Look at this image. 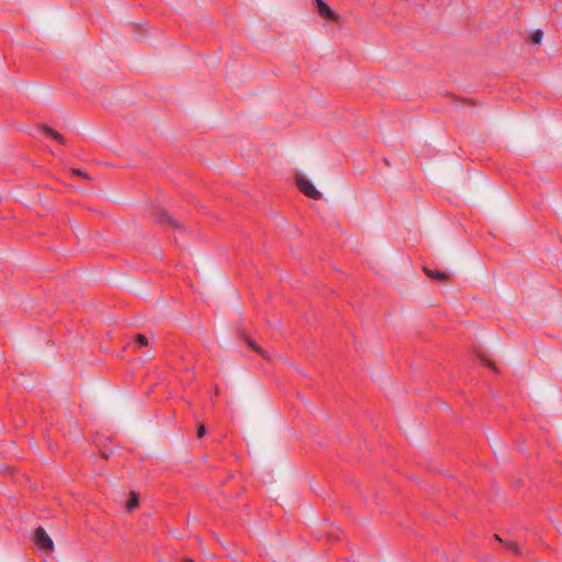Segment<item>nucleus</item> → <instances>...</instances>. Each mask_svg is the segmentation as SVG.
Wrapping results in <instances>:
<instances>
[{"mask_svg":"<svg viewBox=\"0 0 562 562\" xmlns=\"http://www.w3.org/2000/svg\"><path fill=\"white\" fill-rule=\"evenodd\" d=\"M37 128L42 133H44L45 135L50 136L53 139L58 142L59 144L66 145L65 137L59 132H57L56 130L52 128L50 126H48L46 124H41V125L37 126Z\"/></svg>","mask_w":562,"mask_h":562,"instance_id":"obj_5","label":"nucleus"},{"mask_svg":"<svg viewBox=\"0 0 562 562\" xmlns=\"http://www.w3.org/2000/svg\"><path fill=\"white\" fill-rule=\"evenodd\" d=\"M543 36V32L541 30H535L530 35V41L533 44H540Z\"/></svg>","mask_w":562,"mask_h":562,"instance_id":"obj_8","label":"nucleus"},{"mask_svg":"<svg viewBox=\"0 0 562 562\" xmlns=\"http://www.w3.org/2000/svg\"><path fill=\"white\" fill-rule=\"evenodd\" d=\"M205 432H206V429H205L204 425H199V427H198V436L199 437H203L205 435Z\"/></svg>","mask_w":562,"mask_h":562,"instance_id":"obj_13","label":"nucleus"},{"mask_svg":"<svg viewBox=\"0 0 562 562\" xmlns=\"http://www.w3.org/2000/svg\"><path fill=\"white\" fill-rule=\"evenodd\" d=\"M295 183L299 190L307 198L313 200H321L323 198V194L314 187V184L303 176H296Z\"/></svg>","mask_w":562,"mask_h":562,"instance_id":"obj_2","label":"nucleus"},{"mask_svg":"<svg viewBox=\"0 0 562 562\" xmlns=\"http://www.w3.org/2000/svg\"><path fill=\"white\" fill-rule=\"evenodd\" d=\"M5 259V256L0 254V263Z\"/></svg>","mask_w":562,"mask_h":562,"instance_id":"obj_14","label":"nucleus"},{"mask_svg":"<svg viewBox=\"0 0 562 562\" xmlns=\"http://www.w3.org/2000/svg\"><path fill=\"white\" fill-rule=\"evenodd\" d=\"M468 103L474 105V102L472 100H469Z\"/></svg>","mask_w":562,"mask_h":562,"instance_id":"obj_17","label":"nucleus"},{"mask_svg":"<svg viewBox=\"0 0 562 562\" xmlns=\"http://www.w3.org/2000/svg\"><path fill=\"white\" fill-rule=\"evenodd\" d=\"M35 544L45 551L52 552L54 549V542L47 532L42 528H37L34 535Z\"/></svg>","mask_w":562,"mask_h":562,"instance_id":"obj_3","label":"nucleus"},{"mask_svg":"<svg viewBox=\"0 0 562 562\" xmlns=\"http://www.w3.org/2000/svg\"><path fill=\"white\" fill-rule=\"evenodd\" d=\"M136 341L139 346H147L149 344L148 338L145 335L138 334L136 336Z\"/></svg>","mask_w":562,"mask_h":562,"instance_id":"obj_11","label":"nucleus"},{"mask_svg":"<svg viewBox=\"0 0 562 562\" xmlns=\"http://www.w3.org/2000/svg\"><path fill=\"white\" fill-rule=\"evenodd\" d=\"M495 539L502 541V539L497 535H495Z\"/></svg>","mask_w":562,"mask_h":562,"instance_id":"obj_16","label":"nucleus"},{"mask_svg":"<svg viewBox=\"0 0 562 562\" xmlns=\"http://www.w3.org/2000/svg\"><path fill=\"white\" fill-rule=\"evenodd\" d=\"M70 172H71V175L81 177V178H83L86 180H90L91 179V177L87 172H85L83 170L78 169V168H71Z\"/></svg>","mask_w":562,"mask_h":562,"instance_id":"obj_10","label":"nucleus"},{"mask_svg":"<svg viewBox=\"0 0 562 562\" xmlns=\"http://www.w3.org/2000/svg\"><path fill=\"white\" fill-rule=\"evenodd\" d=\"M424 272L431 279L437 280L438 282H445L448 276L445 272L431 270L427 267H424Z\"/></svg>","mask_w":562,"mask_h":562,"instance_id":"obj_6","label":"nucleus"},{"mask_svg":"<svg viewBox=\"0 0 562 562\" xmlns=\"http://www.w3.org/2000/svg\"><path fill=\"white\" fill-rule=\"evenodd\" d=\"M316 5L318 14L328 21L336 22L339 19V14L329 8V5L324 0H313Z\"/></svg>","mask_w":562,"mask_h":562,"instance_id":"obj_4","label":"nucleus"},{"mask_svg":"<svg viewBox=\"0 0 562 562\" xmlns=\"http://www.w3.org/2000/svg\"><path fill=\"white\" fill-rule=\"evenodd\" d=\"M246 342L254 351H256L262 357H266L265 351L254 340H251L250 338H246Z\"/></svg>","mask_w":562,"mask_h":562,"instance_id":"obj_9","label":"nucleus"},{"mask_svg":"<svg viewBox=\"0 0 562 562\" xmlns=\"http://www.w3.org/2000/svg\"><path fill=\"white\" fill-rule=\"evenodd\" d=\"M138 506V495L134 492L131 493V499L126 503V509L128 512L134 510Z\"/></svg>","mask_w":562,"mask_h":562,"instance_id":"obj_7","label":"nucleus"},{"mask_svg":"<svg viewBox=\"0 0 562 562\" xmlns=\"http://www.w3.org/2000/svg\"><path fill=\"white\" fill-rule=\"evenodd\" d=\"M153 218L161 226L169 227L179 232H190L182 223L171 216V214L164 209H156L153 212Z\"/></svg>","mask_w":562,"mask_h":562,"instance_id":"obj_1","label":"nucleus"},{"mask_svg":"<svg viewBox=\"0 0 562 562\" xmlns=\"http://www.w3.org/2000/svg\"><path fill=\"white\" fill-rule=\"evenodd\" d=\"M506 546H507V548H508L510 551H513V552H515V553H519V548H518V544H517V543H515V542H506Z\"/></svg>","mask_w":562,"mask_h":562,"instance_id":"obj_12","label":"nucleus"},{"mask_svg":"<svg viewBox=\"0 0 562 562\" xmlns=\"http://www.w3.org/2000/svg\"><path fill=\"white\" fill-rule=\"evenodd\" d=\"M184 562H193L191 559L187 558L184 559Z\"/></svg>","mask_w":562,"mask_h":562,"instance_id":"obj_15","label":"nucleus"}]
</instances>
